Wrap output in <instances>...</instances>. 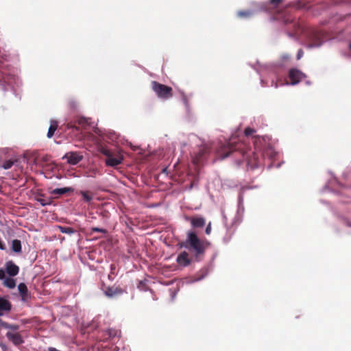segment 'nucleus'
I'll return each mask as SVG.
<instances>
[{"label": "nucleus", "instance_id": "obj_15", "mask_svg": "<svg viewBox=\"0 0 351 351\" xmlns=\"http://www.w3.org/2000/svg\"><path fill=\"white\" fill-rule=\"evenodd\" d=\"M73 189L71 187H64L60 189H54L49 191V193L52 195H62L67 193L73 192Z\"/></svg>", "mask_w": 351, "mask_h": 351}, {"label": "nucleus", "instance_id": "obj_2", "mask_svg": "<svg viewBox=\"0 0 351 351\" xmlns=\"http://www.w3.org/2000/svg\"><path fill=\"white\" fill-rule=\"evenodd\" d=\"M178 245L180 248L184 247L193 251L194 256L198 260L199 256L204 254L206 250L210 245V242L206 239H199L195 231L189 230L186 233V239L178 243Z\"/></svg>", "mask_w": 351, "mask_h": 351}, {"label": "nucleus", "instance_id": "obj_10", "mask_svg": "<svg viewBox=\"0 0 351 351\" xmlns=\"http://www.w3.org/2000/svg\"><path fill=\"white\" fill-rule=\"evenodd\" d=\"M192 261L193 260L189 256V254L186 251L181 252L176 258L177 263L182 267L189 266Z\"/></svg>", "mask_w": 351, "mask_h": 351}, {"label": "nucleus", "instance_id": "obj_14", "mask_svg": "<svg viewBox=\"0 0 351 351\" xmlns=\"http://www.w3.org/2000/svg\"><path fill=\"white\" fill-rule=\"evenodd\" d=\"M5 270L10 276H15L19 274V267L12 261H8L5 264Z\"/></svg>", "mask_w": 351, "mask_h": 351}, {"label": "nucleus", "instance_id": "obj_17", "mask_svg": "<svg viewBox=\"0 0 351 351\" xmlns=\"http://www.w3.org/2000/svg\"><path fill=\"white\" fill-rule=\"evenodd\" d=\"M57 228L60 230V232L68 234H72L76 232L75 230L71 227L57 226Z\"/></svg>", "mask_w": 351, "mask_h": 351}, {"label": "nucleus", "instance_id": "obj_37", "mask_svg": "<svg viewBox=\"0 0 351 351\" xmlns=\"http://www.w3.org/2000/svg\"><path fill=\"white\" fill-rule=\"evenodd\" d=\"M303 55V51L302 49H300L297 53V59L299 60Z\"/></svg>", "mask_w": 351, "mask_h": 351}, {"label": "nucleus", "instance_id": "obj_29", "mask_svg": "<svg viewBox=\"0 0 351 351\" xmlns=\"http://www.w3.org/2000/svg\"><path fill=\"white\" fill-rule=\"evenodd\" d=\"M250 15V12L249 11H239L238 12V16L240 17H247Z\"/></svg>", "mask_w": 351, "mask_h": 351}, {"label": "nucleus", "instance_id": "obj_25", "mask_svg": "<svg viewBox=\"0 0 351 351\" xmlns=\"http://www.w3.org/2000/svg\"><path fill=\"white\" fill-rule=\"evenodd\" d=\"M90 232L91 233H93V232H101V233H103V234H106L107 233V230L106 229H104V228L93 227V228H91Z\"/></svg>", "mask_w": 351, "mask_h": 351}, {"label": "nucleus", "instance_id": "obj_26", "mask_svg": "<svg viewBox=\"0 0 351 351\" xmlns=\"http://www.w3.org/2000/svg\"><path fill=\"white\" fill-rule=\"evenodd\" d=\"M78 125L84 127L86 124H88V120L84 117H80L77 121Z\"/></svg>", "mask_w": 351, "mask_h": 351}, {"label": "nucleus", "instance_id": "obj_20", "mask_svg": "<svg viewBox=\"0 0 351 351\" xmlns=\"http://www.w3.org/2000/svg\"><path fill=\"white\" fill-rule=\"evenodd\" d=\"M14 165V160H8L2 162V163L0 165V167L3 168L4 169H10Z\"/></svg>", "mask_w": 351, "mask_h": 351}, {"label": "nucleus", "instance_id": "obj_34", "mask_svg": "<svg viewBox=\"0 0 351 351\" xmlns=\"http://www.w3.org/2000/svg\"><path fill=\"white\" fill-rule=\"evenodd\" d=\"M67 128H75L77 130H79V128L72 123H68L66 125Z\"/></svg>", "mask_w": 351, "mask_h": 351}, {"label": "nucleus", "instance_id": "obj_24", "mask_svg": "<svg viewBox=\"0 0 351 351\" xmlns=\"http://www.w3.org/2000/svg\"><path fill=\"white\" fill-rule=\"evenodd\" d=\"M8 82V77L5 75L3 73L0 71V84H1L3 86Z\"/></svg>", "mask_w": 351, "mask_h": 351}, {"label": "nucleus", "instance_id": "obj_19", "mask_svg": "<svg viewBox=\"0 0 351 351\" xmlns=\"http://www.w3.org/2000/svg\"><path fill=\"white\" fill-rule=\"evenodd\" d=\"M3 285L8 288L13 289L16 286V282L12 278H7L3 281Z\"/></svg>", "mask_w": 351, "mask_h": 351}, {"label": "nucleus", "instance_id": "obj_12", "mask_svg": "<svg viewBox=\"0 0 351 351\" xmlns=\"http://www.w3.org/2000/svg\"><path fill=\"white\" fill-rule=\"evenodd\" d=\"M11 309V302L4 298L0 297V316H3L10 313Z\"/></svg>", "mask_w": 351, "mask_h": 351}, {"label": "nucleus", "instance_id": "obj_38", "mask_svg": "<svg viewBox=\"0 0 351 351\" xmlns=\"http://www.w3.org/2000/svg\"><path fill=\"white\" fill-rule=\"evenodd\" d=\"M281 0H272L273 3H279Z\"/></svg>", "mask_w": 351, "mask_h": 351}, {"label": "nucleus", "instance_id": "obj_11", "mask_svg": "<svg viewBox=\"0 0 351 351\" xmlns=\"http://www.w3.org/2000/svg\"><path fill=\"white\" fill-rule=\"evenodd\" d=\"M8 339L11 341L15 346H19L24 343V340L19 332H12L8 331L6 333Z\"/></svg>", "mask_w": 351, "mask_h": 351}, {"label": "nucleus", "instance_id": "obj_4", "mask_svg": "<svg viewBox=\"0 0 351 351\" xmlns=\"http://www.w3.org/2000/svg\"><path fill=\"white\" fill-rule=\"evenodd\" d=\"M152 88L158 97L160 99H168L173 96V89L171 87L156 81L152 82Z\"/></svg>", "mask_w": 351, "mask_h": 351}, {"label": "nucleus", "instance_id": "obj_9", "mask_svg": "<svg viewBox=\"0 0 351 351\" xmlns=\"http://www.w3.org/2000/svg\"><path fill=\"white\" fill-rule=\"evenodd\" d=\"M186 220L189 221L193 228H203L206 224V219L203 217L193 216L185 217Z\"/></svg>", "mask_w": 351, "mask_h": 351}, {"label": "nucleus", "instance_id": "obj_18", "mask_svg": "<svg viewBox=\"0 0 351 351\" xmlns=\"http://www.w3.org/2000/svg\"><path fill=\"white\" fill-rule=\"evenodd\" d=\"M12 250L17 253L21 252V243L18 239H14L12 243Z\"/></svg>", "mask_w": 351, "mask_h": 351}, {"label": "nucleus", "instance_id": "obj_33", "mask_svg": "<svg viewBox=\"0 0 351 351\" xmlns=\"http://www.w3.org/2000/svg\"><path fill=\"white\" fill-rule=\"evenodd\" d=\"M321 45H322L321 40H317V41H315V42L313 43L312 44H311V47H319Z\"/></svg>", "mask_w": 351, "mask_h": 351}, {"label": "nucleus", "instance_id": "obj_16", "mask_svg": "<svg viewBox=\"0 0 351 351\" xmlns=\"http://www.w3.org/2000/svg\"><path fill=\"white\" fill-rule=\"evenodd\" d=\"M57 128H58V123H57V121H51V125H50V126L49 128L48 132H47V137L49 138H51L53 136V134H54L56 130H57Z\"/></svg>", "mask_w": 351, "mask_h": 351}, {"label": "nucleus", "instance_id": "obj_21", "mask_svg": "<svg viewBox=\"0 0 351 351\" xmlns=\"http://www.w3.org/2000/svg\"><path fill=\"white\" fill-rule=\"evenodd\" d=\"M108 335L110 337L114 338L118 337L120 335V331L114 328H109L107 330Z\"/></svg>", "mask_w": 351, "mask_h": 351}, {"label": "nucleus", "instance_id": "obj_23", "mask_svg": "<svg viewBox=\"0 0 351 351\" xmlns=\"http://www.w3.org/2000/svg\"><path fill=\"white\" fill-rule=\"evenodd\" d=\"M80 194L82 195L84 200L87 202H90L93 199L92 196L88 194V192L82 191Z\"/></svg>", "mask_w": 351, "mask_h": 351}, {"label": "nucleus", "instance_id": "obj_31", "mask_svg": "<svg viewBox=\"0 0 351 351\" xmlns=\"http://www.w3.org/2000/svg\"><path fill=\"white\" fill-rule=\"evenodd\" d=\"M211 223L209 222L208 224L207 225L206 228V230H205V233L208 235H209L211 232Z\"/></svg>", "mask_w": 351, "mask_h": 351}, {"label": "nucleus", "instance_id": "obj_32", "mask_svg": "<svg viewBox=\"0 0 351 351\" xmlns=\"http://www.w3.org/2000/svg\"><path fill=\"white\" fill-rule=\"evenodd\" d=\"M50 158H51V157L49 156L45 155V156L42 157V161L43 162H45V163L49 162H50Z\"/></svg>", "mask_w": 351, "mask_h": 351}, {"label": "nucleus", "instance_id": "obj_22", "mask_svg": "<svg viewBox=\"0 0 351 351\" xmlns=\"http://www.w3.org/2000/svg\"><path fill=\"white\" fill-rule=\"evenodd\" d=\"M110 274L108 275V279L111 281H112L115 277V276L117 275V274L115 273V270H116V265L114 264H112L110 265Z\"/></svg>", "mask_w": 351, "mask_h": 351}, {"label": "nucleus", "instance_id": "obj_7", "mask_svg": "<svg viewBox=\"0 0 351 351\" xmlns=\"http://www.w3.org/2000/svg\"><path fill=\"white\" fill-rule=\"evenodd\" d=\"M83 155L77 152H69L64 154L62 159H66L68 164L75 165L83 159Z\"/></svg>", "mask_w": 351, "mask_h": 351}, {"label": "nucleus", "instance_id": "obj_13", "mask_svg": "<svg viewBox=\"0 0 351 351\" xmlns=\"http://www.w3.org/2000/svg\"><path fill=\"white\" fill-rule=\"evenodd\" d=\"M18 289L22 301L26 302L30 298V293L29 292L27 287L25 283H20L18 285Z\"/></svg>", "mask_w": 351, "mask_h": 351}, {"label": "nucleus", "instance_id": "obj_28", "mask_svg": "<svg viewBox=\"0 0 351 351\" xmlns=\"http://www.w3.org/2000/svg\"><path fill=\"white\" fill-rule=\"evenodd\" d=\"M5 328L11 329L15 331L19 328V326L16 324H10L7 323Z\"/></svg>", "mask_w": 351, "mask_h": 351}, {"label": "nucleus", "instance_id": "obj_8", "mask_svg": "<svg viewBox=\"0 0 351 351\" xmlns=\"http://www.w3.org/2000/svg\"><path fill=\"white\" fill-rule=\"evenodd\" d=\"M306 76L304 73L296 69H291L289 72V77L291 80V85L298 84Z\"/></svg>", "mask_w": 351, "mask_h": 351}, {"label": "nucleus", "instance_id": "obj_35", "mask_svg": "<svg viewBox=\"0 0 351 351\" xmlns=\"http://www.w3.org/2000/svg\"><path fill=\"white\" fill-rule=\"evenodd\" d=\"M5 271L3 269H0V280H3L5 278Z\"/></svg>", "mask_w": 351, "mask_h": 351}, {"label": "nucleus", "instance_id": "obj_39", "mask_svg": "<svg viewBox=\"0 0 351 351\" xmlns=\"http://www.w3.org/2000/svg\"><path fill=\"white\" fill-rule=\"evenodd\" d=\"M349 47L351 49V43H350Z\"/></svg>", "mask_w": 351, "mask_h": 351}, {"label": "nucleus", "instance_id": "obj_6", "mask_svg": "<svg viewBox=\"0 0 351 351\" xmlns=\"http://www.w3.org/2000/svg\"><path fill=\"white\" fill-rule=\"evenodd\" d=\"M104 292L106 296L108 298H114L123 293H127V290L125 288L121 287L119 285H114L113 286L106 287L104 289Z\"/></svg>", "mask_w": 351, "mask_h": 351}, {"label": "nucleus", "instance_id": "obj_5", "mask_svg": "<svg viewBox=\"0 0 351 351\" xmlns=\"http://www.w3.org/2000/svg\"><path fill=\"white\" fill-rule=\"evenodd\" d=\"M102 153L106 156L105 162L107 166L116 167L121 164L123 160V156L119 152H112L109 149H104Z\"/></svg>", "mask_w": 351, "mask_h": 351}, {"label": "nucleus", "instance_id": "obj_27", "mask_svg": "<svg viewBox=\"0 0 351 351\" xmlns=\"http://www.w3.org/2000/svg\"><path fill=\"white\" fill-rule=\"evenodd\" d=\"M256 130L251 128H246L244 131V134L246 136H249L255 133Z\"/></svg>", "mask_w": 351, "mask_h": 351}, {"label": "nucleus", "instance_id": "obj_36", "mask_svg": "<svg viewBox=\"0 0 351 351\" xmlns=\"http://www.w3.org/2000/svg\"><path fill=\"white\" fill-rule=\"evenodd\" d=\"M7 322H3L1 319H0V330L2 328H5Z\"/></svg>", "mask_w": 351, "mask_h": 351}, {"label": "nucleus", "instance_id": "obj_1", "mask_svg": "<svg viewBox=\"0 0 351 351\" xmlns=\"http://www.w3.org/2000/svg\"><path fill=\"white\" fill-rule=\"evenodd\" d=\"M232 154L235 155H239L242 158H246L247 166L251 169H254L258 167L262 162V156L264 155L258 153L255 151L252 152V156H249L245 149V145L241 142H233L230 141L226 145H223L218 150V155L221 159H224L228 157Z\"/></svg>", "mask_w": 351, "mask_h": 351}, {"label": "nucleus", "instance_id": "obj_30", "mask_svg": "<svg viewBox=\"0 0 351 351\" xmlns=\"http://www.w3.org/2000/svg\"><path fill=\"white\" fill-rule=\"evenodd\" d=\"M38 202L42 205V206H46L51 204L50 201H47L44 199H38Z\"/></svg>", "mask_w": 351, "mask_h": 351}, {"label": "nucleus", "instance_id": "obj_3", "mask_svg": "<svg viewBox=\"0 0 351 351\" xmlns=\"http://www.w3.org/2000/svg\"><path fill=\"white\" fill-rule=\"evenodd\" d=\"M254 145L256 152H262V155L268 154L270 157L272 156L273 149L272 147L268 145L269 138L267 136H254Z\"/></svg>", "mask_w": 351, "mask_h": 351}]
</instances>
